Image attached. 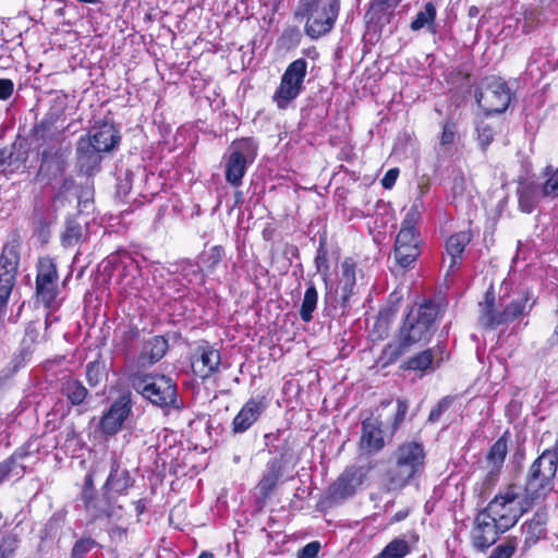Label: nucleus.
Returning a JSON list of instances; mask_svg holds the SVG:
<instances>
[{"instance_id":"obj_5","label":"nucleus","mask_w":558,"mask_h":558,"mask_svg":"<svg viewBox=\"0 0 558 558\" xmlns=\"http://www.w3.org/2000/svg\"><path fill=\"white\" fill-rule=\"evenodd\" d=\"M529 507V502L521 497L519 488L510 485L499 492L483 510L508 531L517 524Z\"/></svg>"},{"instance_id":"obj_6","label":"nucleus","mask_w":558,"mask_h":558,"mask_svg":"<svg viewBox=\"0 0 558 558\" xmlns=\"http://www.w3.org/2000/svg\"><path fill=\"white\" fill-rule=\"evenodd\" d=\"M558 469V449L544 450L532 463L525 481V493L532 500L549 493Z\"/></svg>"},{"instance_id":"obj_48","label":"nucleus","mask_w":558,"mask_h":558,"mask_svg":"<svg viewBox=\"0 0 558 558\" xmlns=\"http://www.w3.org/2000/svg\"><path fill=\"white\" fill-rule=\"evenodd\" d=\"M515 538H508L505 543L495 547L488 558H511V556L515 553Z\"/></svg>"},{"instance_id":"obj_13","label":"nucleus","mask_w":558,"mask_h":558,"mask_svg":"<svg viewBox=\"0 0 558 558\" xmlns=\"http://www.w3.org/2000/svg\"><path fill=\"white\" fill-rule=\"evenodd\" d=\"M132 413V401L129 395L119 397L106 411L98 423V429L106 436L118 434L125 420Z\"/></svg>"},{"instance_id":"obj_51","label":"nucleus","mask_w":558,"mask_h":558,"mask_svg":"<svg viewBox=\"0 0 558 558\" xmlns=\"http://www.w3.org/2000/svg\"><path fill=\"white\" fill-rule=\"evenodd\" d=\"M223 256V247L221 245H215L207 253H205L204 263L209 269H215L217 265L222 260Z\"/></svg>"},{"instance_id":"obj_28","label":"nucleus","mask_w":558,"mask_h":558,"mask_svg":"<svg viewBox=\"0 0 558 558\" xmlns=\"http://www.w3.org/2000/svg\"><path fill=\"white\" fill-rule=\"evenodd\" d=\"M471 240V231H460L447 239L446 253L449 257L448 272H454V270L460 267L462 262V254Z\"/></svg>"},{"instance_id":"obj_64","label":"nucleus","mask_w":558,"mask_h":558,"mask_svg":"<svg viewBox=\"0 0 558 558\" xmlns=\"http://www.w3.org/2000/svg\"><path fill=\"white\" fill-rule=\"evenodd\" d=\"M398 175H399V169H397V168L389 169L385 173L384 178L381 179V185L385 189H391L395 185Z\"/></svg>"},{"instance_id":"obj_12","label":"nucleus","mask_w":558,"mask_h":558,"mask_svg":"<svg viewBox=\"0 0 558 558\" xmlns=\"http://www.w3.org/2000/svg\"><path fill=\"white\" fill-rule=\"evenodd\" d=\"M365 472L362 466L351 465L338 476L329 486L327 497L331 501L339 502L352 497L362 485Z\"/></svg>"},{"instance_id":"obj_25","label":"nucleus","mask_w":558,"mask_h":558,"mask_svg":"<svg viewBox=\"0 0 558 558\" xmlns=\"http://www.w3.org/2000/svg\"><path fill=\"white\" fill-rule=\"evenodd\" d=\"M340 289V305L342 314H345L350 308V298L355 293L356 287V263L351 257H347L341 263V277L339 280Z\"/></svg>"},{"instance_id":"obj_37","label":"nucleus","mask_w":558,"mask_h":558,"mask_svg":"<svg viewBox=\"0 0 558 558\" xmlns=\"http://www.w3.org/2000/svg\"><path fill=\"white\" fill-rule=\"evenodd\" d=\"M167 350L168 341L161 336H156L145 343L143 355L148 359L149 364H154L165 356Z\"/></svg>"},{"instance_id":"obj_44","label":"nucleus","mask_w":558,"mask_h":558,"mask_svg":"<svg viewBox=\"0 0 558 558\" xmlns=\"http://www.w3.org/2000/svg\"><path fill=\"white\" fill-rule=\"evenodd\" d=\"M545 174L548 179L541 186L545 197H558V168L553 170L551 167H547Z\"/></svg>"},{"instance_id":"obj_3","label":"nucleus","mask_w":558,"mask_h":558,"mask_svg":"<svg viewBox=\"0 0 558 558\" xmlns=\"http://www.w3.org/2000/svg\"><path fill=\"white\" fill-rule=\"evenodd\" d=\"M340 10L339 0H299L294 12L296 20H306L304 32L312 39H318L335 26Z\"/></svg>"},{"instance_id":"obj_54","label":"nucleus","mask_w":558,"mask_h":558,"mask_svg":"<svg viewBox=\"0 0 558 558\" xmlns=\"http://www.w3.org/2000/svg\"><path fill=\"white\" fill-rule=\"evenodd\" d=\"M452 403L451 397H445L442 398L429 412L428 415V422L429 423H436L441 414L446 412Z\"/></svg>"},{"instance_id":"obj_10","label":"nucleus","mask_w":558,"mask_h":558,"mask_svg":"<svg viewBox=\"0 0 558 558\" xmlns=\"http://www.w3.org/2000/svg\"><path fill=\"white\" fill-rule=\"evenodd\" d=\"M59 272L57 264L50 256L39 257L36 264L35 293L46 308L54 306L59 294Z\"/></svg>"},{"instance_id":"obj_2","label":"nucleus","mask_w":558,"mask_h":558,"mask_svg":"<svg viewBox=\"0 0 558 558\" xmlns=\"http://www.w3.org/2000/svg\"><path fill=\"white\" fill-rule=\"evenodd\" d=\"M392 464L384 474L387 490H401L420 477L425 466V450L421 442L405 441L392 454Z\"/></svg>"},{"instance_id":"obj_60","label":"nucleus","mask_w":558,"mask_h":558,"mask_svg":"<svg viewBox=\"0 0 558 558\" xmlns=\"http://www.w3.org/2000/svg\"><path fill=\"white\" fill-rule=\"evenodd\" d=\"M487 473L484 478V484L487 486H493L497 483L502 465L498 464H486Z\"/></svg>"},{"instance_id":"obj_59","label":"nucleus","mask_w":558,"mask_h":558,"mask_svg":"<svg viewBox=\"0 0 558 558\" xmlns=\"http://www.w3.org/2000/svg\"><path fill=\"white\" fill-rule=\"evenodd\" d=\"M396 242L407 245H420V233H411L405 230H400L397 234Z\"/></svg>"},{"instance_id":"obj_11","label":"nucleus","mask_w":558,"mask_h":558,"mask_svg":"<svg viewBox=\"0 0 558 558\" xmlns=\"http://www.w3.org/2000/svg\"><path fill=\"white\" fill-rule=\"evenodd\" d=\"M507 532L484 510H480L472 522L470 542L472 547L480 553H485Z\"/></svg>"},{"instance_id":"obj_18","label":"nucleus","mask_w":558,"mask_h":558,"mask_svg":"<svg viewBox=\"0 0 558 558\" xmlns=\"http://www.w3.org/2000/svg\"><path fill=\"white\" fill-rule=\"evenodd\" d=\"M383 423L376 417H367L362 422L360 448L367 454H376L385 447Z\"/></svg>"},{"instance_id":"obj_39","label":"nucleus","mask_w":558,"mask_h":558,"mask_svg":"<svg viewBox=\"0 0 558 558\" xmlns=\"http://www.w3.org/2000/svg\"><path fill=\"white\" fill-rule=\"evenodd\" d=\"M32 351L26 347H21L12 356L8 365L1 371L2 378H10L25 366L29 360Z\"/></svg>"},{"instance_id":"obj_36","label":"nucleus","mask_w":558,"mask_h":558,"mask_svg":"<svg viewBox=\"0 0 558 558\" xmlns=\"http://www.w3.org/2000/svg\"><path fill=\"white\" fill-rule=\"evenodd\" d=\"M437 11L433 2H427L424 10L416 13L414 20L410 24L413 32L427 27L430 32L435 33L434 22L436 20Z\"/></svg>"},{"instance_id":"obj_27","label":"nucleus","mask_w":558,"mask_h":558,"mask_svg":"<svg viewBox=\"0 0 558 558\" xmlns=\"http://www.w3.org/2000/svg\"><path fill=\"white\" fill-rule=\"evenodd\" d=\"M534 305L535 300H532L529 291H524L518 298L509 302H505V300L500 298V306L504 312L501 320H505L506 325L510 324L522 316L529 315Z\"/></svg>"},{"instance_id":"obj_46","label":"nucleus","mask_w":558,"mask_h":558,"mask_svg":"<svg viewBox=\"0 0 558 558\" xmlns=\"http://www.w3.org/2000/svg\"><path fill=\"white\" fill-rule=\"evenodd\" d=\"M104 364L96 360L86 364L85 376L88 385L94 388L99 385L104 373Z\"/></svg>"},{"instance_id":"obj_22","label":"nucleus","mask_w":558,"mask_h":558,"mask_svg":"<svg viewBox=\"0 0 558 558\" xmlns=\"http://www.w3.org/2000/svg\"><path fill=\"white\" fill-rule=\"evenodd\" d=\"M83 137L90 140L94 146L106 153L116 149L121 142L120 132L111 122H100L96 124L88 134Z\"/></svg>"},{"instance_id":"obj_57","label":"nucleus","mask_w":558,"mask_h":558,"mask_svg":"<svg viewBox=\"0 0 558 558\" xmlns=\"http://www.w3.org/2000/svg\"><path fill=\"white\" fill-rule=\"evenodd\" d=\"M456 136V123L452 120H446L442 123V132L440 136L441 145H449L454 141Z\"/></svg>"},{"instance_id":"obj_61","label":"nucleus","mask_w":558,"mask_h":558,"mask_svg":"<svg viewBox=\"0 0 558 558\" xmlns=\"http://www.w3.org/2000/svg\"><path fill=\"white\" fill-rule=\"evenodd\" d=\"M319 549L320 544L318 542H311L299 551L296 558H318Z\"/></svg>"},{"instance_id":"obj_63","label":"nucleus","mask_w":558,"mask_h":558,"mask_svg":"<svg viewBox=\"0 0 558 558\" xmlns=\"http://www.w3.org/2000/svg\"><path fill=\"white\" fill-rule=\"evenodd\" d=\"M14 92V84L10 78H0V99L8 100Z\"/></svg>"},{"instance_id":"obj_58","label":"nucleus","mask_w":558,"mask_h":558,"mask_svg":"<svg viewBox=\"0 0 558 558\" xmlns=\"http://www.w3.org/2000/svg\"><path fill=\"white\" fill-rule=\"evenodd\" d=\"M95 494L96 489L94 483V474L92 472H88L84 478V484L80 494V499L82 500V502H84Z\"/></svg>"},{"instance_id":"obj_47","label":"nucleus","mask_w":558,"mask_h":558,"mask_svg":"<svg viewBox=\"0 0 558 558\" xmlns=\"http://www.w3.org/2000/svg\"><path fill=\"white\" fill-rule=\"evenodd\" d=\"M20 539L16 534L10 533L1 539L0 543V558H11L17 546H19Z\"/></svg>"},{"instance_id":"obj_53","label":"nucleus","mask_w":558,"mask_h":558,"mask_svg":"<svg viewBox=\"0 0 558 558\" xmlns=\"http://www.w3.org/2000/svg\"><path fill=\"white\" fill-rule=\"evenodd\" d=\"M133 184V173L130 170H125L123 174H120L117 182V194L119 196H126Z\"/></svg>"},{"instance_id":"obj_55","label":"nucleus","mask_w":558,"mask_h":558,"mask_svg":"<svg viewBox=\"0 0 558 558\" xmlns=\"http://www.w3.org/2000/svg\"><path fill=\"white\" fill-rule=\"evenodd\" d=\"M395 558H403L409 554L410 547L407 541L396 538L386 546Z\"/></svg>"},{"instance_id":"obj_50","label":"nucleus","mask_w":558,"mask_h":558,"mask_svg":"<svg viewBox=\"0 0 558 558\" xmlns=\"http://www.w3.org/2000/svg\"><path fill=\"white\" fill-rule=\"evenodd\" d=\"M476 132L482 148L486 149V147L494 141L495 133L493 128L485 122H480L476 125Z\"/></svg>"},{"instance_id":"obj_38","label":"nucleus","mask_w":558,"mask_h":558,"mask_svg":"<svg viewBox=\"0 0 558 558\" xmlns=\"http://www.w3.org/2000/svg\"><path fill=\"white\" fill-rule=\"evenodd\" d=\"M15 144H13L10 148L0 149V172H14L17 170L21 165L25 161V158L22 154H17L14 150Z\"/></svg>"},{"instance_id":"obj_35","label":"nucleus","mask_w":558,"mask_h":558,"mask_svg":"<svg viewBox=\"0 0 558 558\" xmlns=\"http://www.w3.org/2000/svg\"><path fill=\"white\" fill-rule=\"evenodd\" d=\"M318 292L315 284L310 281L305 290L302 304L300 307V318L304 323H310L313 319V313L317 307Z\"/></svg>"},{"instance_id":"obj_62","label":"nucleus","mask_w":558,"mask_h":558,"mask_svg":"<svg viewBox=\"0 0 558 558\" xmlns=\"http://www.w3.org/2000/svg\"><path fill=\"white\" fill-rule=\"evenodd\" d=\"M466 187V181L463 174L458 173L452 179L451 193L453 197L463 195Z\"/></svg>"},{"instance_id":"obj_40","label":"nucleus","mask_w":558,"mask_h":558,"mask_svg":"<svg viewBox=\"0 0 558 558\" xmlns=\"http://www.w3.org/2000/svg\"><path fill=\"white\" fill-rule=\"evenodd\" d=\"M24 457V453H13L0 463V484L11 475L17 477L23 476L25 468L19 463V460Z\"/></svg>"},{"instance_id":"obj_26","label":"nucleus","mask_w":558,"mask_h":558,"mask_svg":"<svg viewBox=\"0 0 558 558\" xmlns=\"http://www.w3.org/2000/svg\"><path fill=\"white\" fill-rule=\"evenodd\" d=\"M519 209L524 214H531L545 197L541 185L532 180H520L515 190Z\"/></svg>"},{"instance_id":"obj_17","label":"nucleus","mask_w":558,"mask_h":558,"mask_svg":"<svg viewBox=\"0 0 558 558\" xmlns=\"http://www.w3.org/2000/svg\"><path fill=\"white\" fill-rule=\"evenodd\" d=\"M134 483L135 480L131 476L130 471L122 466L119 459L112 458L109 474L101 490L110 492L116 497L125 496Z\"/></svg>"},{"instance_id":"obj_56","label":"nucleus","mask_w":558,"mask_h":558,"mask_svg":"<svg viewBox=\"0 0 558 558\" xmlns=\"http://www.w3.org/2000/svg\"><path fill=\"white\" fill-rule=\"evenodd\" d=\"M418 218H420L418 211L414 208H411L407 213V215L401 223L400 230H405L411 233H418L416 230V223L418 221Z\"/></svg>"},{"instance_id":"obj_33","label":"nucleus","mask_w":558,"mask_h":558,"mask_svg":"<svg viewBox=\"0 0 558 558\" xmlns=\"http://www.w3.org/2000/svg\"><path fill=\"white\" fill-rule=\"evenodd\" d=\"M421 255L420 245H407L395 242L393 257L397 265L402 269H409Z\"/></svg>"},{"instance_id":"obj_30","label":"nucleus","mask_w":558,"mask_h":558,"mask_svg":"<svg viewBox=\"0 0 558 558\" xmlns=\"http://www.w3.org/2000/svg\"><path fill=\"white\" fill-rule=\"evenodd\" d=\"M87 222L82 223L80 216L68 217L64 221V230L60 235L61 245L64 248L73 247L86 240Z\"/></svg>"},{"instance_id":"obj_42","label":"nucleus","mask_w":558,"mask_h":558,"mask_svg":"<svg viewBox=\"0 0 558 558\" xmlns=\"http://www.w3.org/2000/svg\"><path fill=\"white\" fill-rule=\"evenodd\" d=\"M546 20H547V16L545 14V10H543L541 8L526 10L524 12V16H523L522 32L525 34H531L538 26H541Z\"/></svg>"},{"instance_id":"obj_29","label":"nucleus","mask_w":558,"mask_h":558,"mask_svg":"<svg viewBox=\"0 0 558 558\" xmlns=\"http://www.w3.org/2000/svg\"><path fill=\"white\" fill-rule=\"evenodd\" d=\"M547 514L544 511H537L533 518L525 522L521 530L524 536L522 550L526 551L539 539L546 536Z\"/></svg>"},{"instance_id":"obj_8","label":"nucleus","mask_w":558,"mask_h":558,"mask_svg":"<svg viewBox=\"0 0 558 558\" xmlns=\"http://www.w3.org/2000/svg\"><path fill=\"white\" fill-rule=\"evenodd\" d=\"M474 97L486 114L502 113L511 101L510 88L499 76H486L475 88Z\"/></svg>"},{"instance_id":"obj_1","label":"nucleus","mask_w":558,"mask_h":558,"mask_svg":"<svg viewBox=\"0 0 558 558\" xmlns=\"http://www.w3.org/2000/svg\"><path fill=\"white\" fill-rule=\"evenodd\" d=\"M440 314V306L428 300L416 308H412L399 328L398 340L387 343L380 354L384 365L393 364L413 345L429 342L436 331L435 322Z\"/></svg>"},{"instance_id":"obj_34","label":"nucleus","mask_w":558,"mask_h":558,"mask_svg":"<svg viewBox=\"0 0 558 558\" xmlns=\"http://www.w3.org/2000/svg\"><path fill=\"white\" fill-rule=\"evenodd\" d=\"M392 12L386 9L383 4L375 0H371L369 8L366 11L364 19L368 25L384 27L390 23Z\"/></svg>"},{"instance_id":"obj_49","label":"nucleus","mask_w":558,"mask_h":558,"mask_svg":"<svg viewBox=\"0 0 558 558\" xmlns=\"http://www.w3.org/2000/svg\"><path fill=\"white\" fill-rule=\"evenodd\" d=\"M95 546V539L92 537H83L74 544L71 551V558H85V555L89 553Z\"/></svg>"},{"instance_id":"obj_7","label":"nucleus","mask_w":558,"mask_h":558,"mask_svg":"<svg viewBox=\"0 0 558 558\" xmlns=\"http://www.w3.org/2000/svg\"><path fill=\"white\" fill-rule=\"evenodd\" d=\"M257 143L251 137L233 141L223 156L225 178L233 187L242 185L243 177L257 156Z\"/></svg>"},{"instance_id":"obj_16","label":"nucleus","mask_w":558,"mask_h":558,"mask_svg":"<svg viewBox=\"0 0 558 558\" xmlns=\"http://www.w3.org/2000/svg\"><path fill=\"white\" fill-rule=\"evenodd\" d=\"M60 392L66 399L68 403L76 409L78 414L89 409L93 396L77 378L64 376L60 383Z\"/></svg>"},{"instance_id":"obj_20","label":"nucleus","mask_w":558,"mask_h":558,"mask_svg":"<svg viewBox=\"0 0 558 558\" xmlns=\"http://www.w3.org/2000/svg\"><path fill=\"white\" fill-rule=\"evenodd\" d=\"M478 324L483 328L496 329L501 325H506L505 320H501L504 312L500 306V300L497 303L493 287L485 292L484 300L478 303Z\"/></svg>"},{"instance_id":"obj_31","label":"nucleus","mask_w":558,"mask_h":558,"mask_svg":"<svg viewBox=\"0 0 558 558\" xmlns=\"http://www.w3.org/2000/svg\"><path fill=\"white\" fill-rule=\"evenodd\" d=\"M283 457L284 453L281 452L280 457H275L267 463L265 474L257 485L263 498H267L272 493L282 476Z\"/></svg>"},{"instance_id":"obj_52","label":"nucleus","mask_w":558,"mask_h":558,"mask_svg":"<svg viewBox=\"0 0 558 558\" xmlns=\"http://www.w3.org/2000/svg\"><path fill=\"white\" fill-rule=\"evenodd\" d=\"M315 266L318 271L325 270V276L329 269L328 265V252L326 248V241L320 239L319 246L317 248L316 257H315Z\"/></svg>"},{"instance_id":"obj_19","label":"nucleus","mask_w":558,"mask_h":558,"mask_svg":"<svg viewBox=\"0 0 558 558\" xmlns=\"http://www.w3.org/2000/svg\"><path fill=\"white\" fill-rule=\"evenodd\" d=\"M267 404L263 398H251L241 408L232 421V433L243 434L248 430L265 412Z\"/></svg>"},{"instance_id":"obj_23","label":"nucleus","mask_w":558,"mask_h":558,"mask_svg":"<svg viewBox=\"0 0 558 558\" xmlns=\"http://www.w3.org/2000/svg\"><path fill=\"white\" fill-rule=\"evenodd\" d=\"M69 150L63 149L60 145H47L40 153V172H47L52 177H57L65 170Z\"/></svg>"},{"instance_id":"obj_21","label":"nucleus","mask_w":558,"mask_h":558,"mask_svg":"<svg viewBox=\"0 0 558 558\" xmlns=\"http://www.w3.org/2000/svg\"><path fill=\"white\" fill-rule=\"evenodd\" d=\"M198 356L192 362V367L199 378L208 379L219 371L221 353L211 345L205 344L197 348Z\"/></svg>"},{"instance_id":"obj_41","label":"nucleus","mask_w":558,"mask_h":558,"mask_svg":"<svg viewBox=\"0 0 558 558\" xmlns=\"http://www.w3.org/2000/svg\"><path fill=\"white\" fill-rule=\"evenodd\" d=\"M507 433L499 437L486 456V464H498L504 466V462L508 452V438Z\"/></svg>"},{"instance_id":"obj_24","label":"nucleus","mask_w":558,"mask_h":558,"mask_svg":"<svg viewBox=\"0 0 558 558\" xmlns=\"http://www.w3.org/2000/svg\"><path fill=\"white\" fill-rule=\"evenodd\" d=\"M437 352H441L438 345L423 350L403 361L400 368L420 373L421 377L430 374L439 367V362L436 360Z\"/></svg>"},{"instance_id":"obj_15","label":"nucleus","mask_w":558,"mask_h":558,"mask_svg":"<svg viewBox=\"0 0 558 558\" xmlns=\"http://www.w3.org/2000/svg\"><path fill=\"white\" fill-rule=\"evenodd\" d=\"M105 150H100L94 146L90 140L81 137L76 143V166L81 173L88 177L100 170Z\"/></svg>"},{"instance_id":"obj_14","label":"nucleus","mask_w":558,"mask_h":558,"mask_svg":"<svg viewBox=\"0 0 558 558\" xmlns=\"http://www.w3.org/2000/svg\"><path fill=\"white\" fill-rule=\"evenodd\" d=\"M87 513L94 519H120L123 514V506L110 492L100 495L95 494L83 502Z\"/></svg>"},{"instance_id":"obj_45","label":"nucleus","mask_w":558,"mask_h":558,"mask_svg":"<svg viewBox=\"0 0 558 558\" xmlns=\"http://www.w3.org/2000/svg\"><path fill=\"white\" fill-rule=\"evenodd\" d=\"M338 290L332 292L331 290L327 291L324 295V307L323 315L326 317H335L338 314V310L342 311L340 305V296L338 298Z\"/></svg>"},{"instance_id":"obj_43","label":"nucleus","mask_w":558,"mask_h":558,"mask_svg":"<svg viewBox=\"0 0 558 558\" xmlns=\"http://www.w3.org/2000/svg\"><path fill=\"white\" fill-rule=\"evenodd\" d=\"M408 410H409V401L407 399H400V398L397 399L396 412H395V415H393L391 422L389 423V427H388L391 437L398 432V429L404 422Z\"/></svg>"},{"instance_id":"obj_4","label":"nucleus","mask_w":558,"mask_h":558,"mask_svg":"<svg viewBox=\"0 0 558 558\" xmlns=\"http://www.w3.org/2000/svg\"><path fill=\"white\" fill-rule=\"evenodd\" d=\"M132 387L151 404L162 409H180L177 384L166 375L140 374L132 378Z\"/></svg>"},{"instance_id":"obj_32","label":"nucleus","mask_w":558,"mask_h":558,"mask_svg":"<svg viewBox=\"0 0 558 558\" xmlns=\"http://www.w3.org/2000/svg\"><path fill=\"white\" fill-rule=\"evenodd\" d=\"M59 132L56 126V118L52 113L46 114L38 123L32 129V140L37 142L36 148L47 144H56Z\"/></svg>"},{"instance_id":"obj_9","label":"nucleus","mask_w":558,"mask_h":558,"mask_svg":"<svg viewBox=\"0 0 558 558\" xmlns=\"http://www.w3.org/2000/svg\"><path fill=\"white\" fill-rule=\"evenodd\" d=\"M307 74V61L299 58L291 62L281 76L272 100L279 109H286L304 89V80Z\"/></svg>"}]
</instances>
